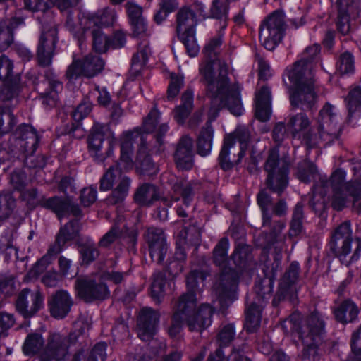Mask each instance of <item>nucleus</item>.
Masks as SVG:
<instances>
[{"label": "nucleus", "mask_w": 361, "mask_h": 361, "mask_svg": "<svg viewBox=\"0 0 361 361\" xmlns=\"http://www.w3.org/2000/svg\"><path fill=\"white\" fill-rule=\"evenodd\" d=\"M222 44V35L211 39L205 45L204 53L207 61L200 66V73L207 85V94L212 97L213 108L211 114L213 118L216 116L215 105L219 103L228 106V109L235 116H240L243 108L241 102L240 89L235 85H229L228 66L226 63L218 61V76L214 78V65L216 63V57Z\"/></svg>", "instance_id": "f257e3e1"}, {"label": "nucleus", "mask_w": 361, "mask_h": 361, "mask_svg": "<svg viewBox=\"0 0 361 361\" xmlns=\"http://www.w3.org/2000/svg\"><path fill=\"white\" fill-rule=\"evenodd\" d=\"M288 77L292 86L289 87V99L292 106L312 111L319 96L312 66L305 61H298L288 71Z\"/></svg>", "instance_id": "f03ea898"}, {"label": "nucleus", "mask_w": 361, "mask_h": 361, "mask_svg": "<svg viewBox=\"0 0 361 361\" xmlns=\"http://www.w3.org/2000/svg\"><path fill=\"white\" fill-rule=\"evenodd\" d=\"M229 240L227 237L219 240L212 252V262L221 272L214 285L216 293L221 302H232L235 298L238 285V274L235 270L228 267Z\"/></svg>", "instance_id": "7ed1b4c3"}, {"label": "nucleus", "mask_w": 361, "mask_h": 361, "mask_svg": "<svg viewBox=\"0 0 361 361\" xmlns=\"http://www.w3.org/2000/svg\"><path fill=\"white\" fill-rule=\"evenodd\" d=\"M207 273L203 270L194 269L190 271L186 277V292L182 293L173 306V313L185 318L189 329H199L201 326L193 320L192 314L197 310V290L199 283H203Z\"/></svg>", "instance_id": "20e7f679"}, {"label": "nucleus", "mask_w": 361, "mask_h": 361, "mask_svg": "<svg viewBox=\"0 0 361 361\" xmlns=\"http://www.w3.org/2000/svg\"><path fill=\"white\" fill-rule=\"evenodd\" d=\"M330 250L342 264L349 266L359 259L361 255V241L359 238L353 240L350 221L340 224L331 235Z\"/></svg>", "instance_id": "39448f33"}, {"label": "nucleus", "mask_w": 361, "mask_h": 361, "mask_svg": "<svg viewBox=\"0 0 361 361\" xmlns=\"http://www.w3.org/2000/svg\"><path fill=\"white\" fill-rule=\"evenodd\" d=\"M84 331L81 326L78 330L70 332L68 335L59 333H50L46 344L39 355V361H64L69 354V348L75 345L80 335Z\"/></svg>", "instance_id": "423d86ee"}, {"label": "nucleus", "mask_w": 361, "mask_h": 361, "mask_svg": "<svg viewBox=\"0 0 361 361\" xmlns=\"http://www.w3.org/2000/svg\"><path fill=\"white\" fill-rule=\"evenodd\" d=\"M264 169L267 173L265 181L267 188L281 196L288 185L289 167L286 161L279 159L277 149L273 148L269 151Z\"/></svg>", "instance_id": "0eeeda50"}, {"label": "nucleus", "mask_w": 361, "mask_h": 361, "mask_svg": "<svg viewBox=\"0 0 361 361\" xmlns=\"http://www.w3.org/2000/svg\"><path fill=\"white\" fill-rule=\"evenodd\" d=\"M92 156L98 161H104L113 150L114 136L108 125L95 123L87 139Z\"/></svg>", "instance_id": "6e6552de"}, {"label": "nucleus", "mask_w": 361, "mask_h": 361, "mask_svg": "<svg viewBox=\"0 0 361 361\" xmlns=\"http://www.w3.org/2000/svg\"><path fill=\"white\" fill-rule=\"evenodd\" d=\"M285 30L284 13L280 11H275L261 25L259 39L267 50L271 51L281 42Z\"/></svg>", "instance_id": "1a4fd4ad"}, {"label": "nucleus", "mask_w": 361, "mask_h": 361, "mask_svg": "<svg viewBox=\"0 0 361 361\" xmlns=\"http://www.w3.org/2000/svg\"><path fill=\"white\" fill-rule=\"evenodd\" d=\"M43 301V295L39 289L32 290L25 288L17 295L16 310L23 318H31L42 307Z\"/></svg>", "instance_id": "9d476101"}, {"label": "nucleus", "mask_w": 361, "mask_h": 361, "mask_svg": "<svg viewBox=\"0 0 361 361\" xmlns=\"http://www.w3.org/2000/svg\"><path fill=\"white\" fill-rule=\"evenodd\" d=\"M75 288L79 297L86 302L104 300L110 294L106 283L85 277L78 278L76 280Z\"/></svg>", "instance_id": "9b49d317"}, {"label": "nucleus", "mask_w": 361, "mask_h": 361, "mask_svg": "<svg viewBox=\"0 0 361 361\" xmlns=\"http://www.w3.org/2000/svg\"><path fill=\"white\" fill-rule=\"evenodd\" d=\"M57 35L58 31L55 26L44 27L37 51V58L39 66L46 67L51 63L56 44L58 41Z\"/></svg>", "instance_id": "f8f14e48"}, {"label": "nucleus", "mask_w": 361, "mask_h": 361, "mask_svg": "<svg viewBox=\"0 0 361 361\" xmlns=\"http://www.w3.org/2000/svg\"><path fill=\"white\" fill-rule=\"evenodd\" d=\"M345 173L341 169L334 171L329 180H322L321 183L323 188H327L329 185L333 190V197L331 202L332 207L341 211L346 207L348 203L347 196L343 194Z\"/></svg>", "instance_id": "ddd939ff"}, {"label": "nucleus", "mask_w": 361, "mask_h": 361, "mask_svg": "<svg viewBox=\"0 0 361 361\" xmlns=\"http://www.w3.org/2000/svg\"><path fill=\"white\" fill-rule=\"evenodd\" d=\"M36 88L42 99L43 104L48 107L56 105L59 100L58 92L62 89V85L51 70L45 71L44 80L37 84Z\"/></svg>", "instance_id": "4468645a"}, {"label": "nucleus", "mask_w": 361, "mask_h": 361, "mask_svg": "<svg viewBox=\"0 0 361 361\" xmlns=\"http://www.w3.org/2000/svg\"><path fill=\"white\" fill-rule=\"evenodd\" d=\"M211 98V106L209 110L208 116L209 121L205 123V126L202 128L197 138L196 145H197V152L202 157H205L208 155L212 150V141L214 137V129L211 125V122L214 121L218 116L219 111L223 107H226L228 109V106L223 103H219L215 105V109H217L216 116L213 118V114H211V110L214 107L212 104V97Z\"/></svg>", "instance_id": "2eb2a0df"}, {"label": "nucleus", "mask_w": 361, "mask_h": 361, "mask_svg": "<svg viewBox=\"0 0 361 361\" xmlns=\"http://www.w3.org/2000/svg\"><path fill=\"white\" fill-rule=\"evenodd\" d=\"M159 319V312L152 308L143 307L140 310L137 320V329L141 340L148 341L153 337Z\"/></svg>", "instance_id": "dca6fc26"}, {"label": "nucleus", "mask_w": 361, "mask_h": 361, "mask_svg": "<svg viewBox=\"0 0 361 361\" xmlns=\"http://www.w3.org/2000/svg\"><path fill=\"white\" fill-rule=\"evenodd\" d=\"M245 154V147L242 146L239 150H237L235 140L231 136H225L219 156V164L224 170H230L240 163Z\"/></svg>", "instance_id": "f3484780"}, {"label": "nucleus", "mask_w": 361, "mask_h": 361, "mask_svg": "<svg viewBox=\"0 0 361 361\" xmlns=\"http://www.w3.org/2000/svg\"><path fill=\"white\" fill-rule=\"evenodd\" d=\"M325 334V322L317 311L312 312L301 324L300 339L322 342Z\"/></svg>", "instance_id": "a211bd4d"}, {"label": "nucleus", "mask_w": 361, "mask_h": 361, "mask_svg": "<svg viewBox=\"0 0 361 361\" xmlns=\"http://www.w3.org/2000/svg\"><path fill=\"white\" fill-rule=\"evenodd\" d=\"M174 161L180 170H190L194 165L193 140L188 135H184L178 141L174 152Z\"/></svg>", "instance_id": "6ab92c4d"}, {"label": "nucleus", "mask_w": 361, "mask_h": 361, "mask_svg": "<svg viewBox=\"0 0 361 361\" xmlns=\"http://www.w3.org/2000/svg\"><path fill=\"white\" fill-rule=\"evenodd\" d=\"M200 183L197 181L178 180L172 186L171 200L166 197H162L161 201L164 205L168 207L171 206L172 200L178 202L180 197L183 199V203H191L195 192L200 189Z\"/></svg>", "instance_id": "aec40b11"}, {"label": "nucleus", "mask_w": 361, "mask_h": 361, "mask_svg": "<svg viewBox=\"0 0 361 361\" xmlns=\"http://www.w3.org/2000/svg\"><path fill=\"white\" fill-rule=\"evenodd\" d=\"M15 145L20 152H35L39 142L36 130L29 125L19 126L15 133Z\"/></svg>", "instance_id": "412c9836"}, {"label": "nucleus", "mask_w": 361, "mask_h": 361, "mask_svg": "<svg viewBox=\"0 0 361 361\" xmlns=\"http://www.w3.org/2000/svg\"><path fill=\"white\" fill-rule=\"evenodd\" d=\"M155 147L150 145V149L146 139L142 136L139 145L135 164L138 170L142 173L152 175L157 171V167L152 161L149 152H155Z\"/></svg>", "instance_id": "4be33fe9"}, {"label": "nucleus", "mask_w": 361, "mask_h": 361, "mask_svg": "<svg viewBox=\"0 0 361 361\" xmlns=\"http://www.w3.org/2000/svg\"><path fill=\"white\" fill-rule=\"evenodd\" d=\"M73 301L67 291H56L49 299L48 306L52 317L56 319L64 318L70 312Z\"/></svg>", "instance_id": "5701e85b"}, {"label": "nucleus", "mask_w": 361, "mask_h": 361, "mask_svg": "<svg viewBox=\"0 0 361 361\" xmlns=\"http://www.w3.org/2000/svg\"><path fill=\"white\" fill-rule=\"evenodd\" d=\"M138 132H127L123 133L121 140V155L118 164L119 168L126 171L133 168L135 162L133 160V144L135 138L138 137Z\"/></svg>", "instance_id": "b1692460"}, {"label": "nucleus", "mask_w": 361, "mask_h": 361, "mask_svg": "<svg viewBox=\"0 0 361 361\" xmlns=\"http://www.w3.org/2000/svg\"><path fill=\"white\" fill-rule=\"evenodd\" d=\"M0 89V101L2 105L8 104L11 108L18 104V95L21 90L20 76L16 74L12 79L2 82Z\"/></svg>", "instance_id": "393cba45"}, {"label": "nucleus", "mask_w": 361, "mask_h": 361, "mask_svg": "<svg viewBox=\"0 0 361 361\" xmlns=\"http://www.w3.org/2000/svg\"><path fill=\"white\" fill-rule=\"evenodd\" d=\"M116 17V11L109 8H105L98 11L95 13L88 14L82 21L85 30L92 28H99L101 27H108L114 24Z\"/></svg>", "instance_id": "a878e982"}, {"label": "nucleus", "mask_w": 361, "mask_h": 361, "mask_svg": "<svg viewBox=\"0 0 361 361\" xmlns=\"http://www.w3.org/2000/svg\"><path fill=\"white\" fill-rule=\"evenodd\" d=\"M271 90L267 86H262L255 93V116L261 121H267L271 115Z\"/></svg>", "instance_id": "bb28decb"}, {"label": "nucleus", "mask_w": 361, "mask_h": 361, "mask_svg": "<svg viewBox=\"0 0 361 361\" xmlns=\"http://www.w3.org/2000/svg\"><path fill=\"white\" fill-rule=\"evenodd\" d=\"M79 0H24L25 7L32 11H45L51 6H56L61 11L68 10L78 3Z\"/></svg>", "instance_id": "cd10ccee"}, {"label": "nucleus", "mask_w": 361, "mask_h": 361, "mask_svg": "<svg viewBox=\"0 0 361 361\" xmlns=\"http://www.w3.org/2000/svg\"><path fill=\"white\" fill-rule=\"evenodd\" d=\"M264 304L256 300L247 305L245 311V328L249 333L255 332L260 326Z\"/></svg>", "instance_id": "c85d7f7f"}, {"label": "nucleus", "mask_w": 361, "mask_h": 361, "mask_svg": "<svg viewBox=\"0 0 361 361\" xmlns=\"http://www.w3.org/2000/svg\"><path fill=\"white\" fill-rule=\"evenodd\" d=\"M197 22L195 13H193L188 6L182 7L176 14L177 35L180 36L182 33L195 32L194 27Z\"/></svg>", "instance_id": "c756f323"}, {"label": "nucleus", "mask_w": 361, "mask_h": 361, "mask_svg": "<svg viewBox=\"0 0 361 361\" xmlns=\"http://www.w3.org/2000/svg\"><path fill=\"white\" fill-rule=\"evenodd\" d=\"M130 179L124 176L121 177L117 185L113 189L111 194L104 200L107 206L121 205L128 196L130 188Z\"/></svg>", "instance_id": "7c9ffc66"}, {"label": "nucleus", "mask_w": 361, "mask_h": 361, "mask_svg": "<svg viewBox=\"0 0 361 361\" xmlns=\"http://www.w3.org/2000/svg\"><path fill=\"white\" fill-rule=\"evenodd\" d=\"M358 313L357 305L350 300L343 301L334 309L335 319L342 324L353 322L357 319Z\"/></svg>", "instance_id": "2f4dec72"}, {"label": "nucleus", "mask_w": 361, "mask_h": 361, "mask_svg": "<svg viewBox=\"0 0 361 361\" xmlns=\"http://www.w3.org/2000/svg\"><path fill=\"white\" fill-rule=\"evenodd\" d=\"M159 198L157 188L150 183L141 185L135 194V200L140 204L149 206Z\"/></svg>", "instance_id": "473e14b6"}, {"label": "nucleus", "mask_w": 361, "mask_h": 361, "mask_svg": "<svg viewBox=\"0 0 361 361\" xmlns=\"http://www.w3.org/2000/svg\"><path fill=\"white\" fill-rule=\"evenodd\" d=\"M274 279L271 276H265L255 282V292L257 295L255 300L264 304L271 297Z\"/></svg>", "instance_id": "72a5a7b5"}, {"label": "nucleus", "mask_w": 361, "mask_h": 361, "mask_svg": "<svg viewBox=\"0 0 361 361\" xmlns=\"http://www.w3.org/2000/svg\"><path fill=\"white\" fill-rule=\"evenodd\" d=\"M310 126V121L304 112L290 116L287 121V128L293 137H296L300 133L307 129Z\"/></svg>", "instance_id": "f704fd0d"}, {"label": "nucleus", "mask_w": 361, "mask_h": 361, "mask_svg": "<svg viewBox=\"0 0 361 361\" xmlns=\"http://www.w3.org/2000/svg\"><path fill=\"white\" fill-rule=\"evenodd\" d=\"M231 259L236 266L245 268L252 260V247L245 243H238L231 255Z\"/></svg>", "instance_id": "c9c22d12"}, {"label": "nucleus", "mask_w": 361, "mask_h": 361, "mask_svg": "<svg viewBox=\"0 0 361 361\" xmlns=\"http://www.w3.org/2000/svg\"><path fill=\"white\" fill-rule=\"evenodd\" d=\"M84 76L92 78L100 73L104 66L102 59L97 55L88 54L82 59Z\"/></svg>", "instance_id": "e433bc0d"}, {"label": "nucleus", "mask_w": 361, "mask_h": 361, "mask_svg": "<svg viewBox=\"0 0 361 361\" xmlns=\"http://www.w3.org/2000/svg\"><path fill=\"white\" fill-rule=\"evenodd\" d=\"M214 313L212 307L209 305H201L197 311L192 314V319L197 324L201 326L199 329H190L191 331H202L208 327L212 322V316Z\"/></svg>", "instance_id": "4c0bfd02"}, {"label": "nucleus", "mask_w": 361, "mask_h": 361, "mask_svg": "<svg viewBox=\"0 0 361 361\" xmlns=\"http://www.w3.org/2000/svg\"><path fill=\"white\" fill-rule=\"evenodd\" d=\"M299 272V264L297 262H293L280 280L279 284L281 288H287L295 293V285L298 279Z\"/></svg>", "instance_id": "58836bf2"}, {"label": "nucleus", "mask_w": 361, "mask_h": 361, "mask_svg": "<svg viewBox=\"0 0 361 361\" xmlns=\"http://www.w3.org/2000/svg\"><path fill=\"white\" fill-rule=\"evenodd\" d=\"M257 201L262 213V226H269L272 217V214L269 212V209L272 205L271 195L267 193L265 190H262L257 194Z\"/></svg>", "instance_id": "ea45409f"}, {"label": "nucleus", "mask_w": 361, "mask_h": 361, "mask_svg": "<svg viewBox=\"0 0 361 361\" xmlns=\"http://www.w3.org/2000/svg\"><path fill=\"white\" fill-rule=\"evenodd\" d=\"M67 199L59 196L49 198L42 197V207L54 212L59 219H61L66 214V209L68 207Z\"/></svg>", "instance_id": "a19ab883"}, {"label": "nucleus", "mask_w": 361, "mask_h": 361, "mask_svg": "<svg viewBox=\"0 0 361 361\" xmlns=\"http://www.w3.org/2000/svg\"><path fill=\"white\" fill-rule=\"evenodd\" d=\"M8 104L0 105V135L9 133L16 123V118Z\"/></svg>", "instance_id": "79ce46f5"}, {"label": "nucleus", "mask_w": 361, "mask_h": 361, "mask_svg": "<svg viewBox=\"0 0 361 361\" xmlns=\"http://www.w3.org/2000/svg\"><path fill=\"white\" fill-rule=\"evenodd\" d=\"M166 279L161 271L154 274L151 284V296L157 302H161L165 295Z\"/></svg>", "instance_id": "37998d69"}, {"label": "nucleus", "mask_w": 361, "mask_h": 361, "mask_svg": "<svg viewBox=\"0 0 361 361\" xmlns=\"http://www.w3.org/2000/svg\"><path fill=\"white\" fill-rule=\"evenodd\" d=\"M44 343V341L41 334H30L27 336L23 346V353L29 356L40 353L43 349Z\"/></svg>", "instance_id": "c03bdc74"}, {"label": "nucleus", "mask_w": 361, "mask_h": 361, "mask_svg": "<svg viewBox=\"0 0 361 361\" xmlns=\"http://www.w3.org/2000/svg\"><path fill=\"white\" fill-rule=\"evenodd\" d=\"M304 219L303 206L298 203L294 207L292 219L290 222L288 235L293 238L299 235L303 228L302 222Z\"/></svg>", "instance_id": "a18cd8bd"}, {"label": "nucleus", "mask_w": 361, "mask_h": 361, "mask_svg": "<svg viewBox=\"0 0 361 361\" xmlns=\"http://www.w3.org/2000/svg\"><path fill=\"white\" fill-rule=\"evenodd\" d=\"M123 176L121 174V169L118 166L114 165L110 166L107 171L104 173L99 180V189L102 191H107L112 188L114 183L118 179V182L121 177Z\"/></svg>", "instance_id": "49530a36"}, {"label": "nucleus", "mask_w": 361, "mask_h": 361, "mask_svg": "<svg viewBox=\"0 0 361 361\" xmlns=\"http://www.w3.org/2000/svg\"><path fill=\"white\" fill-rule=\"evenodd\" d=\"M264 149L259 148L257 145H253L250 151V156L245 161V167L250 174H257L259 171L258 164L263 159Z\"/></svg>", "instance_id": "de8ad7c7"}, {"label": "nucleus", "mask_w": 361, "mask_h": 361, "mask_svg": "<svg viewBox=\"0 0 361 361\" xmlns=\"http://www.w3.org/2000/svg\"><path fill=\"white\" fill-rule=\"evenodd\" d=\"M92 47L97 53L106 52L111 46V40L99 28H92Z\"/></svg>", "instance_id": "09e8293b"}, {"label": "nucleus", "mask_w": 361, "mask_h": 361, "mask_svg": "<svg viewBox=\"0 0 361 361\" xmlns=\"http://www.w3.org/2000/svg\"><path fill=\"white\" fill-rule=\"evenodd\" d=\"M317 174L316 166L307 160H304L298 164L297 176L305 183H310Z\"/></svg>", "instance_id": "8fccbe9b"}, {"label": "nucleus", "mask_w": 361, "mask_h": 361, "mask_svg": "<svg viewBox=\"0 0 361 361\" xmlns=\"http://www.w3.org/2000/svg\"><path fill=\"white\" fill-rule=\"evenodd\" d=\"M319 138L326 146L332 143L335 140L338 139L341 132V128L337 125L326 127V126L319 125L318 127Z\"/></svg>", "instance_id": "3c124183"}, {"label": "nucleus", "mask_w": 361, "mask_h": 361, "mask_svg": "<svg viewBox=\"0 0 361 361\" xmlns=\"http://www.w3.org/2000/svg\"><path fill=\"white\" fill-rule=\"evenodd\" d=\"M337 115L334 112V106L326 102L319 111L318 116L319 125L326 126V127L337 125Z\"/></svg>", "instance_id": "603ef678"}, {"label": "nucleus", "mask_w": 361, "mask_h": 361, "mask_svg": "<svg viewBox=\"0 0 361 361\" xmlns=\"http://www.w3.org/2000/svg\"><path fill=\"white\" fill-rule=\"evenodd\" d=\"M343 194L353 198V209L355 212V202L361 203V181L355 178L344 184ZM349 200V199H348Z\"/></svg>", "instance_id": "864d4df0"}, {"label": "nucleus", "mask_w": 361, "mask_h": 361, "mask_svg": "<svg viewBox=\"0 0 361 361\" xmlns=\"http://www.w3.org/2000/svg\"><path fill=\"white\" fill-rule=\"evenodd\" d=\"M144 238L148 247L167 243L165 233L159 228L149 227L147 228Z\"/></svg>", "instance_id": "5fc2aeb1"}, {"label": "nucleus", "mask_w": 361, "mask_h": 361, "mask_svg": "<svg viewBox=\"0 0 361 361\" xmlns=\"http://www.w3.org/2000/svg\"><path fill=\"white\" fill-rule=\"evenodd\" d=\"M161 113L157 109V104H154V107L144 118L142 128L147 133H153L157 128Z\"/></svg>", "instance_id": "6e6d98bb"}, {"label": "nucleus", "mask_w": 361, "mask_h": 361, "mask_svg": "<svg viewBox=\"0 0 361 361\" xmlns=\"http://www.w3.org/2000/svg\"><path fill=\"white\" fill-rule=\"evenodd\" d=\"M304 349L301 355L302 361H318L317 345L320 342H314L307 339H301Z\"/></svg>", "instance_id": "4d7b16f0"}, {"label": "nucleus", "mask_w": 361, "mask_h": 361, "mask_svg": "<svg viewBox=\"0 0 361 361\" xmlns=\"http://www.w3.org/2000/svg\"><path fill=\"white\" fill-rule=\"evenodd\" d=\"M79 252L81 255L82 263L89 264L96 260L99 255V252L93 243H86L80 246Z\"/></svg>", "instance_id": "13d9d810"}, {"label": "nucleus", "mask_w": 361, "mask_h": 361, "mask_svg": "<svg viewBox=\"0 0 361 361\" xmlns=\"http://www.w3.org/2000/svg\"><path fill=\"white\" fill-rule=\"evenodd\" d=\"M21 159L24 166L29 169H41L45 166V159L42 154H35V152H23Z\"/></svg>", "instance_id": "bf43d9fd"}, {"label": "nucleus", "mask_w": 361, "mask_h": 361, "mask_svg": "<svg viewBox=\"0 0 361 361\" xmlns=\"http://www.w3.org/2000/svg\"><path fill=\"white\" fill-rule=\"evenodd\" d=\"M13 62L5 54L0 56V80L4 82L12 79L13 74Z\"/></svg>", "instance_id": "052dcab7"}, {"label": "nucleus", "mask_w": 361, "mask_h": 361, "mask_svg": "<svg viewBox=\"0 0 361 361\" xmlns=\"http://www.w3.org/2000/svg\"><path fill=\"white\" fill-rule=\"evenodd\" d=\"M345 101L350 115L359 110L361 108V87H355L352 89L345 98Z\"/></svg>", "instance_id": "680f3d73"}, {"label": "nucleus", "mask_w": 361, "mask_h": 361, "mask_svg": "<svg viewBox=\"0 0 361 361\" xmlns=\"http://www.w3.org/2000/svg\"><path fill=\"white\" fill-rule=\"evenodd\" d=\"M226 136H231L235 142L238 140L242 146L245 147V151L247 149V145L251 139V133L250 129L245 126H239L231 134Z\"/></svg>", "instance_id": "e2e57ef3"}, {"label": "nucleus", "mask_w": 361, "mask_h": 361, "mask_svg": "<svg viewBox=\"0 0 361 361\" xmlns=\"http://www.w3.org/2000/svg\"><path fill=\"white\" fill-rule=\"evenodd\" d=\"M301 317L299 313H293L285 319L281 324V327L286 334L296 331L300 337Z\"/></svg>", "instance_id": "0e129e2a"}, {"label": "nucleus", "mask_w": 361, "mask_h": 361, "mask_svg": "<svg viewBox=\"0 0 361 361\" xmlns=\"http://www.w3.org/2000/svg\"><path fill=\"white\" fill-rule=\"evenodd\" d=\"M184 85L183 77L175 73L171 74V81L167 90V99L173 100Z\"/></svg>", "instance_id": "69168bd1"}, {"label": "nucleus", "mask_w": 361, "mask_h": 361, "mask_svg": "<svg viewBox=\"0 0 361 361\" xmlns=\"http://www.w3.org/2000/svg\"><path fill=\"white\" fill-rule=\"evenodd\" d=\"M178 37L184 44L189 56L191 57L197 56L199 51V46L195 41V32L182 33Z\"/></svg>", "instance_id": "338daca9"}, {"label": "nucleus", "mask_w": 361, "mask_h": 361, "mask_svg": "<svg viewBox=\"0 0 361 361\" xmlns=\"http://www.w3.org/2000/svg\"><path fill=\"white\" fill-rule=\"evenodd\" d=\"M149 256L152 262L157 264H162L168 253L167 243L148 247Z\"/></svg>", "instance_id": "774afa93"}]
</instances>
